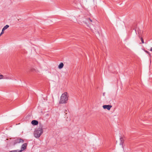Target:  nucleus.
<instances>
[{
  "mask_svg": "<svg viewBox=\"0 0 152 152\" xmlns=\"http://www.w3.org/2000/svg\"><path fill=\"white\" fill-rule=\"evenodd\" d=\"M80 152H82L81 151Z\"/></svg>",
  "mask_w": 152,
  "mask_h": 152,
  "instance_id": "24",
  "label": "nucleus"
},
{
  "mask_svg": "<svg viewBox=\"0 0 152 152\" xmlns=\"http://www.w3.org/2000/svg\"><path fill=\"white\" fill-rule=\"evenodd\" d=\"M64 66V64L63 63H61L58 65V68L59 69H62Z\"/></svg>",
  "mask_w": 152,
  "mask_h": 152,
  "instance_id": "8",
  "label": "nucleus"
},
{
  "mask_svg": "<svg viewBox=\"0 0 152 152\" xmlns=\"http://www.w3.org/2000/svg\"><path fill=\"white\" fill-rule=\"evenodd\" d=\"M35 70V69H31V71L32 72H33Z\"/></svg>",
  "mask_w": 152,
  "mask_h": 152,
  "instance_id": "17",
  "label": "nucleus"
},
{
  "mask_svg": "<svg viewBox=\"0 0 152 152\" xmlns=\"http://www.w3.org/2000/svg\"><path fill=\"white\" fill-rule=\"evenodd\" d=\"M9 152H20L19 150H15L12 151H10Z\"/></svg>",
  "mask_w": 152,
  "mask_h": 152,
  "instance_id": "11",
  "label": "nucleus"
},
{
  "mask_svg": "<svg viewBox=\"0 0 152 152\" xmlns=\"http://www.w3.org/2000/svg\"><path fill=\"white\" fill-rule=\"evenodd\" d=\"M92 20L90 18H88L87 19V20L86 21H85V23L87 25V26L89 27H91V26L89 25L88 24V23H90L92 22Z\"/></svg>",
  "mask_w": 152,
  "mask_h": 152,
  "instance_id": "6",
  "label": "nucleus"
},
{
  "mask_svg": "<svg viewBox=\"0 0 152 152\" xmlns=\"http://www.w3.org/2000/svg\"><path fill=\"white\" fill-rule=\"evenodd\" d=\"M112 106L111 105H104L103 106V107L104 109H107L108 110H110V108L112 107Z\"/></svg>",
  "mask_w": 152,
  "mask_h": 152,
  "instance_id": "5",
  "label": "nucleus"
},
{
  "mask_svg": "<svg viewBox=\"0 0 152 152\" xmlns=\"http://www.w3.org/2000/svg\"><path fill=\"white\" fill-rule=\"evenodd\" d=\"M5 30V29L4 28H3V29H2V30L3 31H4Z\"/></svg>",
  "mask_w": 152,
  "mask_h": 152,
  "instance_id": "19",
  "label": "nucleus"
},
{
  "mask_svg": "<svg viewBox=\"0 0 152 152\" xmlns=\"http://www.w3.org/2000/svg\"><path fill=\"white\" fill-rule=\"evenodd\" d=\"M69 97V94L67 92H65L62 94L61 96L59 103L61 104L67 103Z\"/></svg>",
  "mask_w": 152,
  "mask_h": 152,
  "instance_id": "1",
  "label": "nucleus"
},
{
  "mask_svg": "<svg viewBox=\"0 0 152 152\" xmlns=\"http://www.w3.org/2000/svg\"><path fill=\"white\" fill-rule=\"evenodd\" d=\"M31 123L34 125H36L38 124V122L37 121L34 120L32 121Z\"/></svg>",
  "mask_w": 152,
  "mask_h": 152,
  "instance_id": "7",
  "label": "nucleus"
},
{
  "mask_svg": "<svg viewBox=\"0 0 152 152\" xmlns=\"http://www.w3.org/2000/svg\"><path fill=\"white\" fill-rule=\"evenodd\" d=\"M27 145V144L26 143H25L23 144L21 146V150H19V151L20 152H21L23 150H25L26 148Z\"/></svg>",
  "mask_w": 152,
  "mask_h": 152,
  "instance_id": "4",
  "label": "nucleus"
},
{
  "mask_svg": "<svg viewBox=\"0 0 152 152\" xmlns=\"http://www.w3.org/2000/svg\"><path fill=\"white\" fill-rule=\"evenodd\" d=\"M3 77V76L2 75H0V79H1L3 78L2 77Z\"/></svg>",
  "mask_w": 152,
  "mask_h": 152,
  "instance_id": "16",
  "label": "nucleus"
},
{
  "mask_svg": "<svg viewBox=\"0 0 152 152\" xmlns=\"http://www.w3.org/2000/svg\"><path fill=\"white\" fill-rule=\"evenodd\" d=\"M4 33V31H2V32H1V34H3Z\"/></svg>",
  "mask_w": 152,
  "mask_h": 152,
  "instance_id": "18",
  "label": "nucleus"
},
{
  "mask_svg": "<svg viewBox=\"0 0 152 152\" xmlns=\"http://www.w3.org/2000/svg\"><path fill=\"white\" fill-rule=\"evenodd\" d=\"M24 142V140L20 138H18L13 141V143L14 145H15L18 143H23Z\"/></svg>",
  "mask_w": 152,
  "mask_h": 152,
  "instance_id": "3",
  "label": "nucleus"
},
{
  "mask_svg": "<svg viewBox=\"0 0 152 152\" xmlns=\"http://www.w3.org/2000/svg\"><path fill=\"white\" fill-rule=\"evenodd\" d=\"M141 40L142 43H144V41H143V40L142 38H141Z\"/></svg>",
  "mask_w": 152,
  "mask_h": 152,
  "instance_id": "15",
  "label": "nucleus"
},
{
  "mask_svg": "<svg viewBox=\"0 0 152 152\" xmlns=\"http://www.w3.org/2000/svg\"><path fill=\"white\" fill-rule=\"evenodd\" d=\"M103 95L104 96V95H105V93H103Z\"/></svg>",
  "mask_w": 152,
  "mask_h": 152,
  "instance_id": "22",
  "label": "nucleus"
},
{
  "mask_svg": "<svg viewBox=\"0 0 152 152\" xmlns=\"http://www.w3.org/2000/svg\"><path fill=\"white\" fill-rule=\"evenodd\" d=\"M43 131L41 126L35 130L34 133V137L36 138H39L42 133Z\"/></svg>",
  "mask_w": 152,
  "mask_h": 152,
  "instance_id": "2",
  "label": "nucleus"
},
{
  "mask_svg": "<svg viewBox=\"0 0 152 152\" xmlns=\"http://www.w3.org/2000/svg\"><path fill=\"white\" fill-rule=\"evenodd\" d=\"M5 30V29L4 28H3V29H2V30L3 31H4Z\"/></svg>",
  "mask_w": 152,
  "mask_h": 152,
  "instance_id": "20",
  "label": "nucleus"
},
{
  "mask_svg": "<svg viewBox=\"0 0 152 152\" xmlns=\"http://www.w3.org/2000/svg\"><path fill=\"white\" fill-rule=\"evenodd\" d=\"M137 32L138 34L139 35V36H140V35H141L142 33V31L141 30H140V29H138Z\"/></svg>",
  "mask_w": 152,
  "mask_h": 152,
  "instance_id": "9",
  "label": "nucleus"
},
{
  "mask_svg": "<svg viewBox=\"0 0 152 152\" xmlns=\"http://www.w3.org/2000/svg\"><path fill=\"white\" fill-rule=\"evenodd\" d=\"M145 52L146 53H148V54H149V55L150 56H151V55H150V53L148 51H147V50H145Z\"/></svg>",
  "mask_w": 152,
  "mask_h": 152,
  "instance_id": "14",
  "label": "nucleus"
},
{
  "mask_svg": "<svg viewBox=\"0 0 152 152\" xmlns=\"http://www.w3.org/2000/svg\"><path fill=\"white\" fill-rule=\"evenodd\" d=\"M150 50L151 51H152V48H151L150 49Z\"/></svg>",
  "mask_w": 152,
  "mask_h": 152,
  "instance_id": "21",
  "label": "nucleus"
},
{
  "mask_svg": "<svg viewBox=\"0 0 152 152\" xmlns=\"http://www.w3.org/2000/svg\"><path fill=\"white\" fill-rule=\"evenodd\" d=\"M3 77V78L2 79H11V78L10 77H7L6 76H4L3 77Z\"/></svg>",
  "mask_w": 152,
  "mask_h": 152,
  "instance_id": "10",
  "label": "nucleus"
},
{
  "mask_svg": "<svg viewBox=\"0 0 152 152\" xmlns=\"http://www.w3.org/2000/svg\"><path fill=\"white\" fill-rule=\"evenodd\" d=\"M9 27V26L8 25H6L4 27V28L5 29V30H6V29H7Z\"/></svg>",
  "mask_w": 152,
  "mask_h": 152,
  "instance_id": "12",
  "label": "nucleus"
},
{
  "mask_svg": "<svg viewBox=\"0 0 152 152\" xmlns=\"http://www.w3.org/2000/svg\"><path fill=\"white\" fill-rule=\"evenodd\" d=\"M120 140L121 141V142L120 143V145H122V143H123V140L122 138H120Z\"/></svg>",
  "mask_w": 152,
  "mask_h": 152,
  "instance_id": "13",
  "label": "nucleus"
},
{
  "mask_svg": "<svg viewBox=\"0 0 152 152\" xmlns=\"http://www.w3.org/2000/svg\"><path fill=\"white\" fill-rule=\"evenodd\" d=\"M2 34H1H1H0V36H1Z\"/></svg>",
  "mask_w": 152,
  "mask_h": 152,
  "instance_id": "23",
  "label": "nucleus"
}]
</instances>
